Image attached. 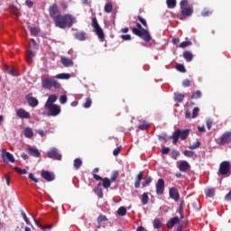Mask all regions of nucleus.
Masks as SVG:
<instances>
[{"instance_id":"nucleus-1","label":"nucleus","mask_w":231,"mask_h":231,"mask_svg":"<svg viewBox=\"0 0 231 231\" xmlns=\"http://www.w3.org/2000/svg\"><path fill=\"white\" fill-rule=\"evenodd\" d=\"M55 24L58 28H71L74 23H77V20L71 14L60 15L58 18H55Z\"/></svg>"},{"instance_id":"nucleus-2","label":"nucleus","mask_w":231,"mask_h":231,"mask_svg":"<svg viewBox=\"0 0 231 231\" xmlns=\"http://www.w3.org/2000/svg\"><path fill=\"white\" fill-rule=\"evenodd\" d=\"M190 134V129H185V130H180L177 129L170 138L173 140V143H178V140H185L186 138H189V134Z\"/></svg>"},{"instance_id":"nucleus-3","label":"nucleus","mask_w":231,"mask_h":231,"mask_svg":"<svg viewBox=\"0 0 231 231\" xmlns=\"http://www.w3.org/2000/svg\"><path fill=\"white\" fill-rule=\"evenodd\" d=\"M42 88H44V89H51V88H55V89H60V83L50 78L42 77Z\"/></svg>"},{"instance_id":"nucleus-4","label":"nucleus","mask_w":231,"mask_h":231,"mask_svg":"<svg viewBox=\"0 0 231 231\" xmlns=\"http://www.w3.org/2000/svg\"><path fill=\"white\" fill-rule=\"evenodd\" d=\"M180 13L182 15H186V17H189V15H192L194 14V9L192 8V5H189V2L187 0H182L180 2Z\"/></svg>"},{"instance_id":"nucleus-5","label":"nucleus","mask_w":231,"mask_h":231,"mask_svg":"<svg viewBox=\"0 0 231 231\" xmlns=\"http://www.w3.org/2000/svg\"><path fill=\"white\" fill-rule=\"evenodd\" d=\"M133 33L134 35H138V37H141V39H143L146 42H149L151 41V35L149 34V32L145 29H138V28H133Z\"/></svg>"},{"instance_id":"nucleus-6","label":"nucleus","mask_w":231,"mask_h":231,"mask_svg":"<svg viewBox=\"0 0 231 231\" xmlns=\"http://www.w3.org/2000/svg\"><path fill=\"white\" fill-rule=\"evenodd\" d=\"M44 107L49 111V116H59L60 115V106L59 105H47Z\"/></svg>"},{"instance_id":"nucleus-7","label":"nucleus","mask_w":231,"mask_h":231,"mask_svg":"<svg viewBox=\"0 0 231 231\" xmlns=\"http://www.w3.org/2000/svg\"><path fill=\"white\" fill-rule=\"evenodd\" d=\"M92 26L94 27L95 32H96L98 39L101 42H104V31L102 30V28L98 24V22L97 21V18L92 19Z\"/></svg>"},{"instance_id":"nucleus-8","label":"nucleus","mask_w":231,"mask_h":231,"mask_svg":"<svg viewBox=\"0 0 231 231\" xmlns=\"http://www.w3.org/2000/svg\"><path fill=\"white\" fill-rule=\"evenodd\" d=\"M48 158L51 160H61L62 155L59 153V150L57 148H51L50 151L47 152Z\"/></svg>"},{"instance_id":"nucleus-9","label":"nucleus","mask_w":231,"mask_h":231,"mask_svg":"<svg viewBox=\"0 0 231 231\" xmlns=\"http://www.w3.org/2000/svg\"><path fill=\"white\" fill-rule=\"evenodd\" d=\"M155 187L156 194H158V196H162V194L165 192V180H163V179H159Z\"/></svg>"},{"instance_id":"nucleus-10","label":"nucleus","mask_w":231,"mask_h":231,"mask_svg":"<svg viewBox=\"0 0 231 231\" xmlns=\"http://www.w3.org/2000/svg\"><path fill=\"white\" fill-rule=\"evenodd\" d=\"M230 171V162L225 161L221 162L219 166V173L222 174V176H225V174H228Z\"/></svg>"},{"instance_id":"nucleus-11","label":"nucleus","mask_w":231,"mask_h":231,"mask_svg":"<svg viewBox=\"0 0 231 231\" xmlns=\"http://www.w3.org/2000/svg\"><path fill=\"white\" fill-rule=\"evenodd\" d=\"M2 159L4 162H10L11 163L15 162V158H14V155L9 152H6L5 149H2Z\"/></svg>"},{"instance_id":"nucleus-12","label":"nucleus","mask_w":231,"mask_h":231,"mask_svg":"<svg viewBox=\"0 0 231 231\" xmlns=\"http://www.w3.org/2000/svg\"><path fill=\"white\" fill-rule=\"evenodd\" d=\"M94 180L97 181H103L102 185L105 189H109V187H111L112 182L109 178H102L99 175H94Z\"/></svg>"},{"instance_id":"nucleus-13","label":"nucleus","mask_w":231,"mask_h":231,"mask_svg":"<svg viewBox=\"0 0 231 231\" xmlns=\"http://www.w3.org/2000/svg\"><path fill=\"white\" fill-rule=\"evenodd\" d=\"M16 116H18V118H22V119H25V120H29V118H31L30 114L26 110H24V108L17 109Z\"/></svg>"},{"instance_id":"nucleus-14","label":"nucleus","mask_w":231,"mask_h":231,"mask_svg":"<svg viewBox=\"0 0 231 231\" xmlns=\"http://www.w3.org/2000/svg\"><path fill=\"white\" fill-rule=\"evenodd\" d=\"M49 13L51 17L54 19V23H55V19H58L59 16H60V14H59V8L57 7V5H53L52 6H51L49 8Z\"/></svg>"},{"instance_id":"nucleus-15","label":"nucleus","mask_w":231,"mask_h":231,"mask_svg":"<svg viewBox=\"0 0 231 231\" xmlns=\"http://www.w3.org/2000/svg\"><path fill=\"white\" fill-rule=\"evenodd\" d=\"M42 178L46 181H53L55 180V174L51 171H42Z\"/></svg>"},{"instance_id":"nucleus-16","label":"nucleus","mask_w":231,"mask_h":231,"mask_svg":"<svg viewBox=\"0 0 231 231\" xmlns=\"http://www.w3.org/2000/svg\"><path fill=\"white\" fill-rule=\"evenodd\" d=\"M26 100L31 107H37L39 106V100L33 97L31 94L26 96Z\"/></svg>"},{"instance_id":"nucleus-17","label":"nucleus","mask_w":231,"mask_h":231,"mask_svg":"<svg viewBox=\"0 0 231 231\" xmlns=\"http://www.w3.org/2000/svg\"><path fill=\"white\" fill-rule=\"evenodd\" d=\"M231 142V131L226 132L223 134V135L220 137V143L222 145H225V143H230Z\"/></svg>"},{"instance_id":"nucleus-18","label":"nucleus","mask_w":231,"mask_h":231,"mask_svg":"<svg viewBox=\"0 0 231 231\" xmlns=\"http://www.w3.org/2000/svg\"><path fill=\"white\" fill-rule=\"evenodd\" d=\"M190 169V164L187 161H181L179 164V170L180 172H187Z\"/></svg>"},{"instance_id":"nucleus-19","label":"nucleus","mask_w":231,"mask_h":231,"mask_svg":"<svg viewBox=\"0 0 231 231\" xmlns=\"http://www.w3.org/2000/svg\"><path fill=\"white\" fill-rule=\"evenodd\" d=\"M169 194L171 199H174L175 201L180 200V193L178 192V189L176 188L170 189Z\"/></svg>"},{"instance_id":"nucleus-20","label":"nucleus","mask_w":231,"mask_h":231,"mask_svg":"<svg viewBox=\"0 0 231 231\" xmlns=\"http://www.w3.org/2000/svg\"><path fill=\"white\" fill-rule=\"evenodd\" d=\"M61 60V64H63V66H65V68H69L71 66H73V60L69 59V58H66L64 56H62L60 58Z\"/></svg>"},{"instance_id":"nucleus-21","label":"nucleus","mask_w":231,"mask_h":231,"mask_svg":"<svg viewBox=\"0 0 231 231\" xmlns=\"http://www.w3.org/2000/svg\"><path fill=\"white\" fill-rule=\"evenodd\" d=\"M57 98H59V97L55 94H52V95L49 96V97H48V99L45 103V106H53V105H55V102H57Z\"/></svg>"},{"instance_id":"nucleus-22","label":"nucleus","mask_w":231,"mask_h":231,"mask_svg":"<svg viewBox=\"0 0 231 231\" xmlns=\"http://www.w3.org/2000/svg\"><path fill=\"white\" fill-rule=\"evenodd\" d=\"M94 192L97 196H98L99 198H104V191L102 189V184H97L95 188H94Z\"/></svg>"},{"instance_id":"nucleus-23","label":"nucleus","mask_w":231,"mask_h":231,"mask_svg":"<svg viewBox=\"0 0 231 231\" xmlns=\"http://www.w3.org/2000/svg\"><path fill=\"white\" fill-rule=\"evenodd\" d=\"M28 152L31 156H34V158H39V156H41V152H39L37 148L28 147Z\"/></svg>"},{"instance_id":"nucleus-24","label":"nucleus","mask_w":231,"mask_h":231,"mask_svg":"<svg viewBox=\"0 0 231 231\" xmlns=\"http://www.w3.org/2000/svg\"><path fill=\"white\" fill-rule=\"evenodd\" d=\"M142 180H143V172L140 171L134 182L135 189H140V183L142 182Z\"/></svg>"},{"instance_id":"nucleus-25","label":"nucleus","mask_w":231,"mask_h":231,"mask_svg":"<svg viewBox=\"0 0 231 231\" xmlns=\"http://www.w3.org/2000/svg\"><path fill=\"white\" fill-rule=\"evenodd\" d=\"M33 57H35V52H33L31 50L27 51L25 59L29 64H32V61L33 60Z\"/></svg>"},{"instance_id":"nucleus-26","label":"nucleus","mask_w":231,"mask_h":231,"mask_svg":"<svg viewBox=\"0 0 231 231\" xmlns=\"http://www.w3.org/2000/svg\"><path fill=\"white\" fill-rule=\"evenodd\" d=\"M205 194L207 198H214L216 194V189L214 188H208L205 189Z\"/></svg>"},{"instance_id":"nucleus-27","label":"nucleus","mask_w":231,"mask_h":231,"mask_svg":"<svg viewBox=\"0 0 231 231\" xmlns=\"http://www.w3.org/2000/svg\"><path fill=\"white\" fill-rule=\"evenodd\" d=\"M55 79H60V80H68L71 79V74H68V73L57 74L55 76Z\"/></svg>"},{"instance_id":"nucleus-28","label":"nucleus","mask_w":231,"mask_h":231,"mask_svg":"<svg viewBox=\"0 0 231 231\" xmlns=\"http://www.w3.org/2000/svg\"><path fill=\"white\" fill-rule=\"evenodd\" d=\"M180 222V218L178 217H175L173 218H171L170 221H168L167 223V226L169 228H172L174 226V225H177V223Z\"/></svg>"},{"instance_id":"nucleus-29","label":"nucleus","mask_w":231,"mask_h":231,"mask_svg":"<svg viewBox=\"0 0 231 231\" xmlns=\"http://www.w3.org/2000/svg\"><path fill=\"white\" fill-rule=\"evenodd\" d=\"M6 72L13 77H19V70L15 68H7Z\"/></svg>"},{"instance_id":"nucleus-30","label":"nucleus","mask_w":231,"mask_h":231,"mask_svg":"<svg viewBox=\"0 0 231 231\" xmlns=\"http://www.w3.org/2000/svg\"><path fill=\"white\" fill-rule=\"evenodd\" d=\"M23 134L25 138H32L33 136V130L30 127H26L23 130Z\"/></svg>"},{"instance_id":"nucleus-31","label":"nucleus","mask_w":231,"mask_h":231,"mask_svg":"<svg viewBox=\"0 0 231 231\" xmlns=\"http://www.w3.org/2000/svg\"><path fill=\"white\" fill-rule=\"evenodd\" d=\"M184 59L187 60V62H190L192 59H194V56L191 54V52L185 51L183 53Z\"/></svg>"},{"instance_id":"nucleus-32","label":"nucleus","mask_w":231,"mask_h":231,"mask_svg":"<svg viewBox=\"0 0 231 231\" xmlns=\"http://www.w3.org/2000/svg\"><path fill=\"white\" fill-rule=\"evenodd\" d=\"M183 98H185V96L183 94H180V93L174 94L175 102H183Z\"/></svg>"},{"instance_id":"nucleus-33","label":"nucleus","mask_w":231,"mask_h":231,"mask_svg":"<svg viewBox=\"0 0 231 231\" xmlns=\"http://www.w3.org/2000/svg\"><path fill=\"white\" fill-rule=\"evenodd\" d=\"M152 182V178H151V176L147 175L144 178V182H143V187H147V186L151 185Z\"/></svg>"},{"instance_id":"nucleus-34","label":"nucleus","mask_w":231,"mask_h":231,"mask_svg":"<svg viewBox=\"0 0 231 231\" xmlns=\"http://www.w3.org/2000/svg\"><path fill=\"white\" fill-rule=\"evenodd\" d=\"M142 203L143 205H147V203H149V193L144 192L142 195Z\"/></svg>"},{"instance_id":"nucleus-35","label":"nucleus","mask_w":231,"mask_h":231,"mask_svg":"<svg viewBox=\"0 0 231 231\" xmlns=\"http://www.w3.org/2000/svg\"><path fill=\"white\" fill-rule=\"evenodd\" d=\"M76 39H78V41H86V32H77Z\"/></svg>"},{"instance_id":"nucleus-36","label":"nucleus","mask_w":231,"mask_h":231,"mask_svg":"<svg viewBox=\"0 0 231 231\" xmlns=\"http://www.w3.org/2000/svg\"><path fill=\"white\" fill-rule=\"evenodd\" d=\"M105 12L106 14H111V12H113V5H111V3H107L105 5Z\"/></svg>"},{"instance_id":"nucleus-37","label":"nucleus","mask_w":231,"mask_h":231,"mask_svg":"<svg viewBox=\"0 0 231 231\" xmlns=\"http://www.w3.org/2000/svg\"><path fill=\"white\" fill-rule=\"evenodd\" d=\"M166 4L168 8H175L176 7V0H166Z\"/></svg>"},{"instance_id":"nucleus-38","label":"nucleus","mask_w":231,"mask_h":231,"mask_svg":"<svg viewBox=\"0 0 231 231\" xmlns=\"http://www.w3.org/2000/svg\"><path fill=\"white\" fill-rule=\"evenodd\" d=\"M29 30L33 37H36V35L39 34V29L37 27H29Z\"/></svg>"},{"instance_id":"nucleus-39","label":"nucleus","mask_w":231,"mask_h":231,"mask_svg":"<svg viewBox=\"0 0 231 231\" xmlns=\"http://www.w3.org/2000/svg\"><path fill=\"white\" fill-rule=\"evenodd\" d=\"M118 216H125L127 214V209L125 207H120L117 210Z\"/></svg>"},{"instance_id":"nucleus-40","label":"nucleus","mask_w":231,"mask_h":231,"mask_svg":"<svg viewBox=\"0 0 231 231\" xmlns=\"http://www.w3.org/2000/svg\"><path fill=\"white\" fill-rule=\"evenodd\" d=\"M81 165H82V161L80 159H75L74 160L75 169H77V170L80 169Z\"/></svg>"},{"instance_id":"nucleus-41","label":"nucleus","mask_w":231,"mask_h":231,"mask_svg":"<svg viewBox=\"0 0 231 231\" xmlns=\"http://www.w3.org/2000/svg\"><path fill=\"white\" fill-rule=\"evenodd\" d=\"M199 145H201V143L199 141H197L196 143H193L191 145H189V149L194 151V149H199Z\"/></svg>"},{"instance_id":"nucleus-42","label":"nucleus","mask_w":231,"mask_h":231,"mask_svg":"<svg viewBox=\"0 0 231 231\" xmlns=\"http://www.w3.org/2000/svg\"><path fill=\"white\" fill-rule=\"evenodd\" d=\"M184 156L187 158H194V152L186 150L183 152Z\"/></svg>"},{"instance_id":"nucleus-43","label":"nucleus","mask_w":231,"mask_h":231,"mask_svg":"<svg viewBox=\"0 0 231 231\" xmlns=\"http://www.w3.org/2000/svg\"><path fill=\"white\" fill-rule=\"evenodd\" d=\"M14 170L15 171V172H17L18 174H26L28 171L24 169H21L19 167H14Z\"/></svg>"},{"instance_id":"nucleus-44","label":"nucleus","mask_w":231,"mask_h":231,"mask_svg":"<svg viewBox=\"0 0 231 231\" xmlns=\"http://www.w3.org/2000/svg\"><path fill=\"white\" fill-rule=\"evenodd\" d=\"M162 227V221H160V219H155L153 221V228H161Z\"/></svg>"},{"instance_id":"nucleus-45","label":"nucleus","mask_w":231,"mask_h":231,"mask_svg":"<svg viewBox=\"0 0 231 231\" xmlns=\"http://www.w3.org/2000/svg\"><path fill=\"white\" fill-rule=\"evenodd\" d=\"M176 68L178 71H180V73H185L187 71L185 69V66H183L182 64H178Z\"/></svg>"},{"instance_id":"nucleus-46","label":"nucleus","mask_w":231,"mask_h":231,"mask_svg":"<svg viewBox=\"0 0 231 231\" xmlns=\"http://www.w3.org/2000/svg\"><path fill=\"white\" fill-rule=\"evenodd\" d=\"M68 102V97L66 95H62L60 97V104H66Z\"/></svg>"},{"instance_id":"nucleus-47","label":"nucleus","mask_w":231,"mask_h":231,"mask_svg":"<svg viewBox=\"0 0 231 231\" xmlns=\"http://www.w3.org/2000/svg\"><path fill=\"white\" fill-rule=\"evenodd\" d=\"M22 217H23V220L25 221L26 225H32V223L30 222V219H29L28 217L26 216V213L22 212Z\"/></svg>"},{"instance_id":"nucleus-48","label":"nucleus","mask_w":231,"mask_h":231,"mask_svg":"<svg viewBox=\"0 0 231 231\" xmlns=\"http://www.w3.org/2000/svg\"><path fill=\"white\" fill-rule=\"evenodd\" d=\"M29 180H31V181H34V183H39V180L37 178H35L33 173L29 174Z\"/></svg>"},{"instance_id":"nucleus-49","label":"nucleus","mask_w":231,"mask_h":231,"mask_svg":"<svg viewBox=\"0 0 231 231\" xmlns=\"http://www.w3.org/2000/svg\"><path fill=\"white\" fill-rule=\"evenodd\" d=\"M198 115H199V108L195 107L192 112V118H196V116H198Z\"/></svg>"},{"instance_id":"nucleus-50","label":"nucleus","mask_w":231,"mask_h":231,"mask_svg":"<svg viewBox=\"0 0 231 231\" xmlns=\"http://www.w3.org/2000/svg\"><path fill=\"white\" fill-rule=\"evenodd\" d=\"M190 44H192L191 42H182L180 44V48H187V46H190Z\"/></svg>"},{"instance_id":"nucleus-51","label":"nucleus","mask_w":231,"mask_h":231,"mask_svg":"<svg viewBox=\"0 0 231 231\" xmlns=\"http://www.w3.org/2000/svg\"><path fill=\"white\" fill-rule=\"evenodd\" d=\"M103 221H107V217H106V216L101 215L97 217V223H103Z\"/></svg>"},{"instance_id":"nucleus-52","label":"nucleus","mask_w":231,"mask_h":231,"mask_svg":"<svg viewBox=\"0 0 231 231\" xmlns=\"http://www.w3.org/2000/svg\"><path fill=\"white\" fill-rule=\"evenodd\" d=\"M171 156H172V158H173L174 160H177L178 157L180 156V152H178V151H176V150H173V151L171 152Z\"/></svg>"},{"instance_id":"nucleus-53","label":"nucleus","mask_w":231,"mask_h":231,"mask_svg":"<svg viewBox=\"0 0 231 231\" xmlns=\"http://www.w3.org/2000/svg\"><path fill=\"white\" fill-rule=\"evenodd\" d=\"M201 97V91L198 90L191 96V98H200Z\"/></svg>"},{"instance_id":"nucleus-54","label":"nucleus","mask_w":231,"mask_h":231,"mask_svg":"<svg viewBox=\"0 0 231 231\" xmlns=\"http://www.w3.org/2000/svg\"><path fill=\"white\" fill-rule=\"evenodd\" d=\"M138 127H139V129H141V131H145V129H147V127H149V125L147 123H143Z\"/></svg>"},{"instance_id":"nucleus-55","label":"nucleus","mask_w":231,"mask_h":231,"mask_svg":"<svg viewBox=\"0 0 231 231\" xmlns=\"http://www.w3.org/2000/svg\"><path fill=\"white\" fill-rule=\"evenodd\" d=\"M120 151H122V147L121 146L116 148L114 150V152H113L114 156H118V154H120Z\"/></svg>"},{"instance_id":"nucleus-56","label":"nucleus","mask_w":231,"mask_h":231,"mask_svg":"<svg viewBox=\"0 0 231 231\" xmlns=\"http://www.w3.org/2000/svg\"><path fill=\"white\" fill-rule=\"evenodd\" d=\"M84 107H86V109H88V107H91V98H87Z\"/></svg>"},{"instance_id":"nucleus-57","label":"nucleus","mask_w":231,"mask_h":231,"mask_svg":"<svg viewBox=\"0 0 231 231\" xmlns=\"http://www.w3.org/2000/svg\"><path fill=\"white\" fill-rule=\"evenodd\" d=\"M138 20L140 21L143 26H147V21H145V19H143L142 16H139Z\"/></svg>"},{"instance_id":"nucleus-58","label":"nucleus","mask_w":231,"mask_h":231,"mask_svg":"<svg viewBox=\"0 0 231 231\" xmlns=\"http://www.w3.org/2000/svg\"><path fill=\"white\" fill-rule=\"evenodd\" d=\"M117 178H118V173L115 172V173L112 175V177H111V179H110V181L113 183V182L116 181V179H117Z\"/></svg>"},{"instance_id":"nucleus-59","label":"nucleus","mask_w":231,"mask_h":231,"mask_svg":"<svg viewBox=\"0 0 231 231\" xmlns=\"http://www.w3.org/2000/svg\"><path fill=\"white\" fill-rule=\"evenodd\" d=\"M121 37L124 41H131V35L129 34H123Z\"/></svg>"},{"instance_id":"nucleus-60","label":"nucleus","mask_w":231,"mask_h":231,"mask_svg":"<svg viewBox=\"0 0 231 231\" xmlns=\"http://www.w3.org/2000/svg\"><path fill=\"white\" fill-rule=\"evenodd\" d=\"M182 86H184V88H189V86H190V80L186 79L182 82Z\"/></svg>"},{"instance_id":"nucleus-61","label":"nucleus","mask_w":231,"mask_h":231,"mask_svg":"<svg viewBox=\"0 0 231 231\" xmlns=\"http://www.w3.org/2000/svg\"><path fill=\"white\" fill-rule=\"evenodd\" d=\"M226 201H231V190L225 197Z\"/></svg>"},{"instance_id":"nucleus-62","label":"nucleus","mask_w":231,"mask_h":231,"mask_svg":"<svg viewBox=\"0 0 231 231\" xmlns=\"http://www.w3.org/2000/svg\"><path fill=\"white\" fill-rule=\"evenodd\" d=\"M25 4L29 8H32V6H33V2H32L31 0H26Z\"/></svg>"},{"instance_id":"nucleus-63","label":"nucleus","mask_w":231,"mask_h":231,"mask_svg":"<svg viewBox=\"0 0 231 231\" xmlns=\"http://www.w3.org/2000/svg\"><path fill=\"white\" fill-rule=\"evenodd\" d=\"M169 151H171L170 148H163V149L162 150V154H169Z\"/></svg>"},{"instance_id":"nucleus-64","label":"nucleus","mask_w":231,"mask_h":231,"mask_svg":"<svg viewBox=\"0 0 231 231\" xmlns=\"http://www.w3.org/2000/svg\"><path fill=\"white\" fill-rule=\"evenodd\" d=\"M207 127L208 129H212V121H207Z\"/></svg>"}]
</instances>
